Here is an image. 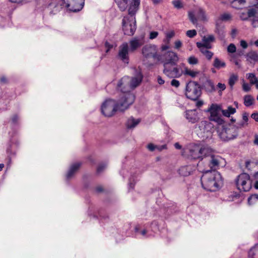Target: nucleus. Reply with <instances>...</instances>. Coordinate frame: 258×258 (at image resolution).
Returning a JSON list of instances; mask_svg holds the SVG:
<instances>
[{
	"instance_id": "nucleus-1",
	"label": "nucleus",
	"mask_w": 258,
	"mask_h": 258,
	"mask_svg": "<svg viewBox=\"0 0 258 258\" xmlns=\"http://www.w3.org/2000/svg\"><path fill=\"white\" fill-rule=\"evenodd\" d=\"M135 99L133 94H120V99L117 101L114 99H106L102 104V113L105 116L111 117L116 111L123 112L132 104Z\"/></svg>"
},
{
	"instance_id": "nucleus-2",
	"label": "nucleus",
	"mask_w": 258,
	"mask_h": 258,
	"mask_svg": "<svg viewBox=\"0 0 258 258\" xmlns=\"http://www.w3.org/2000/svg\"><path fill=\"white\" fill-rule=\"evenodd\" d=\"M203 187L210 191H216L223 185V179L217 171L205 170L201 177Z\"/></svg>"
},
{
	"instance_id": "nucleus-3",
	"label": "nucleus",
	"mask_w": 258,
	"mask_h": 258,
	"mask_svg": "<svg viewBox=\"0 0 258 258\" xmlns=\"http://www.w3.org/2000/svg\"><path fill=\"white\" fill-rule=\"evenodd\" d=\"M140 3L139 0H134L128 7V12L130 16L124 17L122 20V30L125 35L132 36L136 30V22L134 16L138 10Z\"/></svg>"
},
{
	"instance_id": "nucleus-4",
	"label": "nucleus",
	"mask_w": 258,
	"mask_h": 258,
	"mask_svg": "<svg viewBox=\"0 0 258 258\" xmlns=\"http://www.w3.org/2000/svg\"><path fill=\"white\" fill-rule=\"evenodd\" d=\"M210 152L211 148L208 146L192 143L183 149L182 155L189 159L202 160Z\"/></svg>"
},
{
	"instance_id": "nucleus-5",
	"label": "nucleus",
	"mask_w": 258,
	"mask_h": 258,
	"mask_svg": "<svg viewBox=\"0 0 258 258\" xmlns=\"http://www.w3.org/2000/svg\"><path fill=\"white\" fill-rule=\"evenodd\" d=\"M85 0H61L60 5L50 3L47 9L51 14H55L62 8H66L68 10L73 12L80 11L83 7Z\"/></svg>"
},
{
	"instance_id": "nucleus-6",
	"label": "nucleus",
	"mask_w": 258,
	"mask_h": 258,
	"mask_svg": "<svg viewBox=\"0 0 258 258\" xmlns=\"http://www.w3.org/2000/svg\"><path fill=\"white\" fill-rule=\"evenodd\" d=\"M143 78L142 75L140 73L132 79L128 76H125L118 81L117 85V90L120 91V94H126L131 93L130 89H134L140 85ZM132 94H133L132 93Z\"/></svg>"
},
{
	"instance_id": "nucleus-7",
	"label": "nucleus",
	"mask_w": 258,
	"mask_h": 258,
	"mask_svg": "<svg viewBox=\"0 0 258 258\" xmlns=\"http://www.w3.org/2000/svg\"><path fill=\"white\" fill-rule=\"evenodd\" d=\"M134 231L136 237L149 238L154 236V233L159 231L158 222L153 221L150 225L137 224L134 228Z\"/></svg>"
},
{
	"instance_id": "nucleus-8",
	"label": "nucleus",
	"mask_w": 258,
	"mask_h": 258,
	"mask_svg": "<svg viewBox=\"0 0 258 258\" xmlns=\"http://www.w3.org/2000/svg\"><path fill=\"white\" fill-rule=\"evenodd\" d=\"M185 94L188 99L198 100L202 94L200 85L196 81H189L186 84Z\"/></svg>"
},
{
	"instance_id": "nucleus-9",
	"label": "nucleus",
	"mask_w": 258,
	"mask_h": 258,
	"mask_svg": "<svg viewBox=\"0 0 258 258\" xmlns=\"http://www.w3.org/2000/svg\"><path fill=\"white\" fill-rule=\"evenodd\" d=\"M205 157L207 158L208 166L211 169L210 171H217L220 167H223L226 164L225 159L219 155L214 154L211 148L210 153L205 155Z\"/></svg>"
},
{
	"instance_id": "nucleus-10",
	"label": "nucleus",
	"mask_w": 258,
	"mask_h": 258,
	"mask_svg": "<svg viewBox=\"0 0 258 258\" xmlns=\"http://www.w3.org/2000/svg\"><path fill=\"white\" fill-rule=\"evenodd\" d=\"M235 182L237 188L240 192L248 191L252 187L250 176L245 173L239 175L235 180Z\"/></svg>"
},
{
	"instance_id": "nucleus-11",
	"label": "nucleus",
	"mask_w": 258,
	"mask_h": 258,
	"mask_svg": "<svg viewBox=\"0 0 258 258\" xmlns=\"http://www.w3.org/2000/svg\"><path fill=\"white\" fill-rule=\"evenodd\" d=\"M238 136V131L235 126L230 125L228 127L223 126L219 131V136L223 141H228L236 138Z\"/></svg>"
},
{
	"instance_id": "nucleus-12",
	"label": "nucleus",
	"mask_w": 258,
	"mask_h": 258,
	"mask_svg": "<svg viewBox=\"0 0 258 258\" xmlns=\"http://www.w3.org/2000/svg\"><path fill=\"white\" fill-rule=\"evenodd\" d=\"M207 111L210 113L209 117L210 120L215 121L219 124H222L224 123V120L220 114L221 108L220 106L216 104H212L208 109Z\"/></svg>"
},
{
	"instance_id": "nucleus-13",
	"label": "nucleus",
	"mask_w": 258,
	"mask_h": 258,
	"mask_svg": "<svg viewBox=\"0 0 258 258\" xmlns=\"http://www.w3.org/2000/svg\"><path fill=\"white\" fill-rule=\"evenodd\" d=\"M163 67V73L170 78H179L182 75V71L177 67V64H169Z\"/></svg>"
},
{
	"instance_id": "nucleus-14",
	"label": "nucleus",
	"mask_w": 258,
	"mask_h": 258,
	"mask_svg": "<svg viewBox=\"0 0 258 258\" xmlns=\"http://www.w3.org/2000/svg\"><path fill=\"white\" fill-rule=\"evenodd\" d=\"M142 52L144 57L147 59L155 60L159 58L157 49L154 45H145L142 48Z\"/></svg>"
},
{
	"instance_id": "nucleus-15",
	"label": "nucleus",
	"mask_w": 258,
	"mask_h": 258,
	"mask_svg": "<svg viewBox=\"0 0 258 258\" xmlns=\"http://www.w3.org/2000/svg\"><path fill=\"white\" fill-rule=\"evenodd\" d=\"M200 82L202 89L207 93L211 94L216 91V86L214 82L205 75L200 78Z\"/></svg>"
},
{
	"instance_id": "nucleus-16",
	"label": "nucleus",
	"mask_w": 258,
	"mask_h": 258,
	"mask_svg": "<svg viewBox=\"0 0 258 258\" xmlns=\"http://www.w3.org/2000/svg\"><path fill=\"white\" fill-rule=\"evenodd\" d=\"M130 49L127 42H123L118 47L117 58L125 63L129 62V51Z\"/></svg>"
},
{
	"instance_id": "nucleus-17",
	"label": "nucleus",
	"mask_w": 258,
	"mask_h": 258,
	"mask_svg": "<svg viewBox=\"0 0 258 258\" xmlns=\"http://www.w3.org/2000/svg\"><path fill=\"white\" fill-rule=\"evenodd\" d=\"M179 60V57L177 54L174 52L173 51H168L164 55V58L163 60V66L166 65H169V64H177V62Z\"/></svg>"
},
{
	"instance_id": "nucleus-18",
	"label": "nucleus",
	"mask_w": 258,
	"mask_h": 258,
	"mask_svg": "<svg viewBox=\"0 0 258 258\" xmlns=\"http://www.w3.org/2000/svg\"><path fill=\"white\" fill-rule=\"evenodd\" d=\"M144 43L145 40L144 36H140L133 38L129 41L130 46L129 48L130 51L134 52L138 48L142 46Z\"/></svg>"
},
{
	"instance_id": "nucleus-19",
	"label": "nucleus",
	"mask_w": 258,
	"mask_h": 258,
	"mask_svg": "<svg viewBox=\"0 0 258 258\" xmlns=\"http://www.w3.org/2000/svg\"><path fill=\"white\" fill-rule=\"evenodd\" d=\"M185 116L186 118L192 123L197 122L199 120V117L196 110H188L185 112Z\"/></svg>"
},
{
	"instance_id": "nucleus-20",
	"label": "nucleus",
	"mask_w": 258,
	"mask_h": 258,
	"mask_svg": "<svg viewBox=\"0 0 258 258\" xmlns=\"http://www.w3.org/2000/svg\"><path fill=\"white\" fill-rule=\"evenodd\" d=\"M81 165V163L80 162H76L71 165L66 175L67 180H69L74 176L75 173L79 170Z\"/></svg>"
},
{
	"instance_id": "nucleus-21",
	"label": "nucleus",
	"mask_w": 258,
	"mask_h": 258,
	"mask_svg": "<svg viewBox=\"0 0 258 258\" xmlns=\"http://www.w3.org/2000/svg\"><path fill=\"white\" fill-rule=\"evenodd\" d=\"M245 56L246 60L251 63L258 61V52L255 51H250L245 54Z\"/></svg>"
},
{
	"instance_id": "nucleus-22",
	"label": "nucleus",
	"mask_w": 258,
	"mask_h": 258,
	"mask_svg": "<svg viewBox=\"0 0 258 258\" xmlns=\"http://www.w3.org/2000/svg\"><path fill=\"white\" fill-rule=\"evenodd\" d=\"M193 170V167L191 165H186L180 167L178 172L181 176H187L191 174Z\"/></svg>"
},
{
	"instance_id": "nucleus-23",
	"label": "nucleus",
	"mask_w": 258,
	"mask_h": 258,
	"mask_svg": "<svg viewBox=\"0 0 258 258\" xmlns=\"http://www.w3.org/2000/svg\"><path fill=\"white\" fill-rule=\"evenodd\" d=\"M115 2L118 6V7L121 11H124L127 7H130L131 4L134 0H114Z\"/></svg>"
},
{
	"instance_id": "nucleus-24",
	"label": "nucleus",
	"mask_w": 258,
	"mask_h": 258,
	"mask_svg": "<svg viewBox=\"0 0 258 258\" xmlns=\"http://www.w3.org/2000/svg\"><path fill=\"white\" fill-rule=\"evenodd\" d=\"M140 122L139 119H136L133 117L129 118L126 123V127L128 129H132L135 127Z\"/></svg>"
},
{
	"instance_id": "nucleus-25",
	"label": "nucleus",
	"mask_w": 258,
	"mask_h": 258,
	"mask_svg": "<svg viewBox=\"0 0 258 258\" xmlns=\"http://www.w3.org/2000/svg\"><path fill=\"white\" fill-rule=\"evenodd\" d=\"M14 145L12 144V143H11L9 145L7 148V153L8 154V158H9V163L8 164V166H10L11 163V158L15 156L16 154V151L15 150H14L13 149Z\"/></svg>"
},
{
	"instance_id": "nucleus-26",
	"label": "nucleus",
	"mask_w": 258,
	"mask_h": 258,
	"mask_svg": "<svg viewBox=\"0 0 258 258\" xmlns=\"http://www.w3.org/2000/svg\"><path fill=\"white\" fill-rule=\"evenodd\" d=\"M248 257V258H258V243L249 250Z\"/></svg>"
},
{
	"instance_id": "nucleus-27",
	"label": "nucleus",
	"mask_w": 258,
	"mask_h": 258,
	"mask_svg": "<svg viewBox=\"0 0 258 258\" xmlns=\"http://www.w3.org/2000/svg\"><path fill=\"white\" fill-rule=\"evenodd\" d=\"M223 115L226 117H229L230 115L236 112V109L231 106H229L227 109H221Z\"/></svg>"
},
{
	"instance_id": "nucleus-28",
	"label": "nucleus",
	"mask_w": 258,
	"mask_h": 258,
	"mask_svg": "<svg viewBox=\"0 0 258 258\" xmlns=\"http://www.w3.org/2000/svg\"><path fill=\"white\" fill-rule=\"evenodd\" d=\"M213 66L217 69H220L225 68L226 67V63L218 58L216 57L213 62Z\"/></svg>"
},
{
	"instance_id": "nucleus-29",
	"label": "nucleus",
	"mask_w": 258,
	"mask_h": 258,
	"mask_svg": "<svg viewBox=\"0 0 258 258\" xmlns=\"http://www.w3.org/2000/svg\"><path fill=\"white\" fill-rule=\"evenodd\" d=\"M216 32L219 35L221 39H223L225 37V31L223 26H221L218 22H216Z\"/></svg>"
},
{
	"instance_id": "nucleus-30",
	"label": "nucleus",
	"mask_w": 258,
	"mask_h": 258,
	"mask_svg": "<svg viewBox=\"0 0 258 258\" xmlns=\"http://www.w3.org/2000/svg\"><path fill=\"white\" fill-rule=\"evenodd\" d=\"M238 80V76L235 74H232L230 76V78L228 80V84L231 87V88H232L234 85L236 83V82Z\"/></svg>"
},
{
	"instance_id": "nucleus-31",
	"label": "nucleus",
	"mask_w": 258,
	"mask_h": 258,
	"mask_svg": "<svg viewBox=\"0 0 258 258\" xmlns=\"http://www.w3.org/2000/svg\"><path fill=\"white\" fill-rule=\"evenodd\" d=\"M253 99L250 95H246L244 97V104L249 107L253 104Z\"/></svg>"
},
{
	"instance_id": "nucleus-32",
	"label": "nucleus",
	"mask_w": 258,
	"mask_h": 258,
	"mask_svg": "<svg viewBox=\"0 0 258 258\" xmlns=\"http://www.w3.org/2000/svg\"><path fill=\"white\" fill-rule=\"evenodd\" d=\"M136 180L135 179V176L134 175L131 174V176L128 179V190H130L132 189H133L134 186L136 184Z\"/></svg>"
},
{
	"instance_id": "nucleus-33",
	"label": "nucleus",
	"mask_w": 258,
	"mask_h": 258,
	"mask_svg": "<svg viewBox=\"0 0 258 258\" xmlns=\"http://www.w3.org/2000/svg\"><path fill=\"white\" fill-rule=\"evenodd\" d=\"M184 74L186 75L190 76L192 78H195L200 74V72L191 70L186 68L185 69Z\"/></svg>"
},
{
	"instance_id": "nucleus-34",
	"label": "nucleus",
	"mask_w": 258,
	"mask_h": 258,
	"mask_svg": "<svg viewBox=\"0 0 258 258\" xmlns=\"http://www.w3.org/2000/svg\"><path fill=\"white\" fill-rule=\"evenodd\" d=\"M257 202H258V195H252L248 198V203L249 205H253Z\"/></svg>"
},
{
	"instance_id": "nucleus-35",
	"label": "nucleus",
	"mask_w": 258,
	"mask_h": 258,
	"mask_svg": "<svg viewBox=\"0 0 258 258\" xmlns=\"http://www.w3.org/2000/svg\"><path fill=\"white\" fill-rule=\"evenodd\" d=\"M226 89V85L225 84L218 83L216 87V91L217 90L219 95H221L222 91L225 90Z\"/></svg>"
},
{
	"instance_id": "nucleus-36",
	"label": "nucleus",
	"mask_w": 258,
	"mask_h": 258,
	"mask_svg": "<svg viewBox=\"0 0 258 258\" xmlns=\"http://www.w3.org/2000/svg\"><path fill=\"white\" fill-rule=\"evenodd\" d=\"M245 2V0H233L231 5L233 8L240 9V5L243 4Z\"/></svg>"
},
{
	"instance_id": "nucleus-37",
	"label": "nucleus",
	"mask_w": 258,
	"mask_h": 258,
	"mask_svg": "<svg viewBox=\"0 0 258 258\" xmlns=\"http://www.w3.org/2000/svg\"><path fill=\"white\" fill-rule=\"evenodd\" d=\"M202 42H197V46L198 48H200L201 47H205L207 48L211 49L212 48L211 44L207 41H202Z\"/></svg>"
},
{
	"instance_id": "nucleus-38",
	"label": "nucleus",
	"mask_w": 258,
	"mask_h": 258,
	"mask_svg": "<svg viewBox=\"0 0 258 258\" xmlns=\"http://www.w3.org/2000/svg\"><path fill=\"white\" fill-rule=\"evenodd\" d=\"M230 18H231V15L229 14L224 13V14H222L220 16L219 19L217 20V22H218V23H219L220 21H226L230 20Z\"/></svg>"
},
{
	"instance_id": "nucleus-39",
	"label": "nucleus",
	"mask_w": 258,
	"mask_h": 258,
	"mask_svg": "<svg viewBox=\"0 0 258 258\" xmlns=\"http://www.w3.org/2000/svg\"><path fill=\"white\" fill-rule=\"evenodd\" d=\"M247 79L249 80L250 83L252 84V82H254L258 80L257 78L255 77V75L253 73H249L246 75Z\"/></svg>"
},
{
	"instance_id": "nucleus-40",
	"label": "nucleus",
	"mask_w": 258,
	"mask_h": 258,
	"mask_svg": "<svg viewBox=\"0 0 258 258\" xmlns=\"http://www.w3.org/2000/svg\"><path fill=\"white\" fill-rule=\"evenodd\" d=\"M188 62L190 64H196L198 63V59L195 56H191L188 58Z\"/></svg>"
},
{
	"instance_id": "nucleus-41",
	"label": "nucleus",
	"mask_w": 258,
	"mask_h": 258,
	"mask_svg": "<svg viewBox=\"0 0 258 258\" xmlns=\"http://www.w3.org/2000/svg\"><path fill=\"white\" fill-rule=\"evenodd\" d=\"M107 167V164L105 163H100L97 169V172L98 173H101Z\"/></svg>"
},
{
	"instance_id": "nucleus-42",
	"label": "nucleus",
	"mask_w": 258,
	"mask_h": 258,
	"mask_svg": "<svg viewBox=\"0 0 258 258\" xmlns=\"http://www.w3.org/2000/svg\"><path fill=\"white\" fill-rule=\"evenodd\" d=\"M215 40V38L213 35H211L208 36H204L202 38V41H207L208 42H211L214 41Z\"/></svg>"
},
{
	"instance_id": "nucleus-43",
	"label": "nucleus",
	"mask_w": 258,
	"mask_h": 258,
	"mask_svg": "<svg viewBox=\"0 0 258 258\" xmlns=\"http://www.w3.org/2000/svg\"><path fill=\"white\" fill-rule=\"evenodd\" d=\"M197 31L195 30H189L186 31V36L189 38H193L197 35Z\"/></svg>"
},
{
	"instance_id": "nucleus-44",
	"label": "nucleus",
	"mask_w": 258,
	"mask_h": 258,
	"mask_svg": "<svg viewBox=\"0 0 258 258\" xmlns=\"http://www.w3.org/2000/svg\"><path fill=\"white\" fill-rule=\"evenodd\" d=\"M209 123L207 121H202L199 124V128L200 130H203V132H205V127L207 125H209Z\"/></svg>"
},
{
	"instance_id": "nucleus-45",
	"label": "nucleus",
	"mask_w": 258,
	"mask_h": 258,
	"mask_svg": "<svg viewBox=\"0 0 258 258\" xmlns=\"http://www.w3.org/2000/svg\"><path fill=\"white\" fill-rule=\"evenodd\" d=\"M236 46L233 43L230 44L227 47V51L229 53H234L236 51Z\"/></svg>"
},
{
	"instance_id": "nucleus-46",
	"label": "nucleus",
	"mask_w": 258,
	"mask_h": 258,
	"mask_svg": "<svg viewBox=\"0 0 258 258\" xmlns=\"http://www.w3.org/2000/svg\"><path fill=\"white\" fill-rule=\"evenodd\" d=\"M172 4L176 8L180 9L182 7V4L179 0L173 1Z\"/></svg>"
},
{
	"instance_id": "nucleus-47",
	"label": "nucleus",
	"mask_w": 258,
	"mask_h": 258,
	"mask_svg": "<svg viewBox=\"0 0 258 258\" xmlns=\"http://www.w3.org/2000/svg\"><path fill=\"white\" fill-rule=\"evenodd\" d=\"M174 34L175 33L173 31L167 32L166 34V40L167 41V42H169L170 39L174 36Z\"/></svg>"
},
{
	"instance_id": "nucleus-48",
	"label": "nucleus",
	"mask_w": 258,
	"mask_h": 258,
	"mask_svg": "<svg viewBox=\"0 0 258 258\" xmlns=\"http://www.w3.org/2000/svg\"><path fill=\"white\" fill-rule=\"evenodd\" d=\"M247 124L248 123H246L245 122L241 120V121L237 122L235 126L237 128V131H238V128L243 127L247 125Z\"/></svg>"
},
{
	"instance_id": "nucleus-49",
	"label": "nucleus",
	"mask_w": 258,
	"mask_h": 258,
	"mask_svg": "<svg viewBox=\"0 0 258 258\" xmlns=\"http://www.w3.org/2000/svg\"><path fill=\"white\" fill-rule=\"evenodd\" d=\"M242 89L244 91L248 92L250 90V87L248 84L244 83L242 84Z\"/></svg>"
},
{
	"instance_id": "nucleus-50",
	"label": "nucleus",
	"mask_w": 258,
	"mask_h": 258,
	"mask_svg": "<svg viewBox=\"0 0 258 258\" xmlns=\"http://www.w3.org/2000/svg\"><path fill=\"white\" fill-rule=\"evenodd\" d=\"M248 116L249 114L247 112H244L242 114V120L245 122L246 123H247V121L248 120Z\"/></svg>"
},
{
	"instance_id": "nucleus-51",
	"label": "nucleus",
	"mask_w": 258,
	"mask_h": 258,
	"mask_svg": "<svg viewBox=\"0 0 258 258\" xmlns=\"http://www.w3.org/2000/svg\"><path fill=\"white\" fill-rule=\"evenodd\" d=\"M171 85L172 86L177 88L179 87V86L180 85V83L178 80H175V79H173L171 82Z\"/></svg>"
},
{
	"instance_id": "nucleus-52",
	"label": "nucleus",
	"mask_w": 258,
	"mask_h": 258,
	"mask_svg": "<svg viewBox=\"0 0 258 258\" xmlns=\"http://www.w3.org/2000/svg\"><path fill=\"white\" fill-rule=\"evenodd\" d=\"M189 18L190 20L192 22L193 24H195L197 23V19L195 18L194 15L192 13H189Z\"/></svg>"
},
{
	"instance_id": "nucleus-53",
	"label": "nucleus",
	"mask_w": 258,
	"mask_h": 258,
	"mask_svg": "<svg viewBox=\"0 0 258 258\" xmlns=\"http://www.w3.org/2000/svg\"><path fill=\"white\" fill-rule=\"evenodd\" d=\"M19 118L16 114L13 116L12 117V122L14 124H17L19 121Z\"/></svg>"
},
{
	"instance_id": "nucleus-54",
	"label": "nucleus",
	"mask_w": 258,
	"mask_h": 258,
	"mask_svg": "<svg viewBox=\"0 0 258 258\" xmlns=\"http://www.w3.org/2000/svg\"><path fill=\"white\" fill-rule=\"evenodd\" d=\"M105 46L106 48V52L107 53L113 47V45L110 44L108 42L106 41L105 43Z\"/></svg>"
},
{
	"instance_id": "nucleus-55",
	"label": "nucleus",
	"mask_w": 258,
	"mask_h": 258,
	"mask_svg": "<svg viewBox=\"0 0 258 258\" xmlns=\"http://www.w3.org/2000/svg\"><path fill=\"white\" fill-rule=\"evenodd\" d=\"M158 33L156 31H152L150 33V39H153L157 37Z\"/></svg>"
},
{
	"instance_id": "nucleus-56",
	"label": "nucleus",
	"mask_w": 258,
	"mask_h": 258,
	"mask_svg": "<svg viewBox=\"0 0 258 258\" xmlns=\"http://www.w3.org/2000/svg\"><path fill=\"white\" fill-rule=\"evenodd\" d=\"M213 54H214L212 52L208 51V52H206L205 54H204V55L208 60H210L213 57Z\"/></svg>"
},
{
	"instance_id": "nucleus-57",
	"label": "nucleus",
	"mask_w": 258,
	"mask_h": 258,
	"mask_svg": "<svg viewBox=\"0 0 258 258\" xmlns=\"http://www.w3.org/2000/svg\"><path fill=\"white\" fill-rule=\"evenodd\" d=\"M147 148L149 151H153L155 150V148H156V146H155L154 144L152 143H150L147 145Z\"/></svg>"
},
{
	"instance_id": "nucleus-58",
	"label": "nucleus",
	"mask_w": 258,
	"mask_h": 258,
	"mask_svg": "<svg viewBox=\"0 0 258 258\" xmlns=\"http://www.w3.org/2000/svg\"><path fill=\"white\" fill-rule=\"evenodd\" d=\"M182 45V43L180 40L176 41L175 42V48L176 49L179 48Z\"/></svg>"
},
{
	"instance_id": "nucleus-59",
	"label": "nucleus",
	"mask_w": 258,
	"mask_h": 258,
	"mask_svg": "<svg viewBox=\"0 0 258 258\" xmlns=\"http://www.w3.org/2000/svg\"><path fill=\"white\" fill-rule=\"evenodd\" d=\"M157 82L160 85H163L165 82L164 80L160 76L157 77Z\"/></svg>"
},
{
	"instance_id": "nucleus-60",
	"label": "nucleus",
	"mask_w": 258,
	"mask_h": 258,
	"mask_svg": "<svg viewBox=\"0 0 258 258\" xmlns=\"http://www.w3.org/2000/svg\"><path fill=\"white\" fill-rule=\"evenodd\" d=\"M200 51L204 55L207 52H208L209 50H208V48L201 47L200 48H198Z\"/></svg>"
},
{
	"instance_id": "nucleus-61",
	"label": "nucleus",
	"mask_w": 258,
	"mask_h": 258,
	"mask_svg": "<svg viewBox=\"0 0 258 258\" xmlns=\"http://www.w3.org/2000/svg\"><path fill=\"white\" fill-rule=\"evenodd\" d=\"M251 117L258 122V113H253L251 115Z\"/></svg>"
},
{
	"instance_id": "nucleus-62",
	"label": "nucleus",
	"mask_w": 258,
	"mask_h": 258,
	"mask_svg": "<svg viewBox=\"0 0 258 258\" xmlns=\"http://www.w3.org/2000/svg\"><path fill=\"white\" fill-rule=\"evenodd\" d=\"M240 45L243 48H246L247 47V44L244 40L240 41Z\"/></svg>"
},
{
	"instance_id": "nucleus-63",
	"label": "nucleus",
	"mask_w": 258,
	"mask_h": 258,
	"mask_svg": "<svg viewBox=\"0 0 258 258\" xmlns=\"http://www.w3.org/2000/svg\"><path fill=\"white\" fill-rule=\"evenodd\" d=\"M204 104V102L202 100H198L196 102V106L198 107L202 106Z\"/></svg>"
},
{
	"instance_id": "nucleus-64",
	"label": "nucleus",
	"mask_w": 258,
	"mask_h": 258,
	"mask_svg": "<svg viewBox=\"0 0 258 258\" xmlns=\"http://www.w3.org/2000/svg\"><path fill=\"white\" fill-rule=\"evenodd\" d=\"M253 143L255 145H258V135H255L254 136V140L253 141Z\"/></svg>"
}]
</instances>
